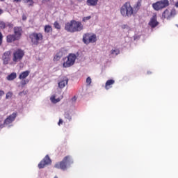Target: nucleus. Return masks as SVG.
I'll list each match as a JSON object with an SVG mask.
<instances>
[{
    "label": "nucleus",
    "instance_id": "1",
    "mask_svg": "<svg viewBox=\"0 0 178 178\" xmlns=\"http://www.w3.org/2000/svg\"><path fill=\"white\" fill-rule=\"evenodd\" d=\"M65 30L67 31V33H79L84 30V25H83V23L80 21L72 19L65 24Z\"/></svg>",
    "mask_w": 178,
    "mask_h": 178
},
{
    "label": "nucleus",
    "instance_id": "2",
    "mask_svg": "<svg viewBox=\"0 0 178 178\" xmlns=\"http://www.w3.org/2000/svg\"><path fill=\"white\" fill-rule=\"evenodd\" d=\"M120 13L123 17H131L133 16V6L129 1L125 2L121 6Z\"/></svg>",
    "mask_w": 178,
    "mask_h": 178
},
{
    "label": "nucleus",
    "instance_id": "3",
    "mask_svg": "<svg viewBox=\"0 0 178 178\" xmlns=\"http://www.w3.org/2000/svg\"><path fill=\"white\" fill-rule=\"evenodd\" d=\"M67 163H73V159L70 156H66L63 158L62 161L58 162L54 165L56 169H61V170H66L67 169Z\"/></svg>",
    "mask_w": 178,
    "mask_h": 178
},
{
    "label": "nucleus",
    "instance_id": "4",
    "mask_svg": "<svg viewBox=\"0 0 178 178\" xmlns=\"http://www.w3.org/2000/svg\"><path fill=\"white\" fill-rule=\"evenodd\" d=\"M29 38L33 45H38L40 42H42L44 35L42 33L33 32L29 35Z\"/></svg>",
    "mask_w": 178,
    "mask_h": 178
},
{
    "label": "nucleus",
    "instance_id": "5",
    "mask_svg": "<svg viewBox=\"0 0 178 178\" xmlns=\"http://www.w3.org/2000/svg\"><path fill=\"white\" fill-rule=\"evenodd\" d=\"M76 59H77V56L74 54H70L67 59L63 58L64 63L63 64V67H70V66H73L74 63L76 62Z\"/></svg>",
    "mask_w": 178,
    "mask_h": 178
},
{
    "label": "nucleus",
    "instance_id": "6",
    "mask_svg": "<svg viewBox=\"0 0 178 178\" xmlns=\"http://www.w3.org/2000/svg\"><path fill=\"white\" fill-rule=\"evenodd\" d=\"M83 42L88 45V44H94V42H97V35L95 33H84L83 35Z\"/></svg>",
    "mask_w": 178,
    "mask_h": 178
},
{
    "label": "nucleus",
    "instance_id": "7",
    "mask_svg": "<svg viewBox=\"0 0 178 178\" xmlns=\"http://www.w3.org/2000/svg\"><path fill=\"white\" fill-rule=\"evenodd\" d=\"M169 0H161L152 4V8L154 10H162L165 8L169 6Z\"/></svg>",
    "mask_w": 178,
    "mask_h": 178
},
{
    "label": "nucleus",
    "instance_id": "8",
    "mask_svg": "<svg viewBox=\"0 0 178 178\" xmlns=\"http://www.w3.org/2000/svg\"><path fill=\"white\" fill-rule=\"evenodd\" d=\"M24 56V51L22 49H17L13 54V61L15 63H17V62H20L23 59Z\"/></svg>",
    "mask_w": 178,
    "mask_h": 178
},
{
    "label": "nucleus",
    "instance_id": "9",
    "mask_svg": "<svg viewBox=\"0 0 178 178\" xmlns=\"http://www.w3.org/2000/svg\"><path fill=\"white\" fill-rule=\"evenodd\" d=\"M176 15V10L172 9L170 11L168 9L165 10V11L162 14V17L163 19H167L169 20V19H172L174 16Z\"/></svg>",
    "mask_w": 178,
    "mask_h": 178
},
{
    "label": "nucleus",
    "instance_id": "10",
    "mask_svg": "<svg viewBox=\"0 0 178 178\" xmlns=\"http://www.w3.org/2000/svg\"><path fill=\"white\" fill-rule=\"evenodd\" d=\"M51 159L49 156L46 155L45 157L39 163L38 168L39 169H44L47 165H51Z\"/></svg>",
    "mask_w": 178,
    "mask_h": 178
},
{
    "label": "nucleus",
    "instance_id": "11",
    "mask_svg": "<svg viewBox=\"0 0 178 178\" xmlns=\"http://www.w3.org/2000/svg\"><path fill=\"white\" fill-rule=\"evenodd\" d=\"M10 55H11L10 51H7L3 53L2 56V60H3V65H8L9 63V60H10Z\"/></svg>",
    "mask_w": 178,
    "mask_h": 178
},
{
    "label": "nucleus",
    "instance_id": "12",
    "mask_svg": "<svg viewBox=\"0 0 178 178\" xmlns=\"http://www.w3.org/2000/svg\"><path fill=\"white\" fill-rule=\"evenodd\" d=\"M13 31L15 36L20 40L22 38V34H23V29L21 26H15Z\"/></svg>",
    "mask_w": 178,
    "mask_h": 178
},
{
    "label": "nucleus",
    "instance_id": "13",
    "mask_svg": "<svg viewBox=\"0 0 178 178\" xmlns=\"http://www.w3.org/2000/svg\"><path fill=\"white\" fill-rule=\"evenodd\" d=\"M156 18V15H153L148 23L152 29H155V27H156L159 24V22H158Z\"/></svg>",
    "mask_w": 178,
    "mask_h": 178
},
{
    "label": "nucleus",
    "instance_id": "14",
    "mask_svg": "<svg viewBox=\"0 0 178 178\" xmlns=\"http://www.w3.org/2000/svg\"><path fill=\"white\" fill-rule=\"evenodd\" d=\"M16 116H17V113H13L10 115H9L5 120L3 124H10L13 122H15L16 119Z\"/></svg>",
    "mask_w": 178,
    "mask_h": 178
},
{
    "label": "nucleus",
    "instance_id": "15",
    "mask_svg": "<svg viewBox=\"0 0 178 178\" xmlns=\"http://www.w3.org/2000/svg\"><path fill=\"white\" fill-rule=\"evenodd\" d=\"M19 38H17L15 34H9L6 36V41L8 44L15 42V41H19Z\"/></svg>",
    "mask_w": 178,
    "mask_h": 178
},
{
    "label": "nucleus",
    "instance_id": "16",
    "mask_svg": "<svg viewBox=\"0 0 178 178\" xmlns=\"http://www.w3.org/2000/svg\"><path fill=\"white\" fill-rule=\"evenodd\" d=\"M140 8H141V0H138L134 7H132L133 15H136L137 12L140 10Z\"/></svg>",
    "mask_w": 178,
    "mask_h": 178
},
{
    "label": "nucleus",
    "instance_id": "17",
    "mask_svg": "<svg viewBox=\"0 0 178 178\" xmlns=\"http://www.w3.org/2000/svg\"><path fill=\"white\" fill-rule=\"evenodd\" d=\"M6 27H9V29H12L13 28V24L10 22H5L3 21H0V29H1V30H5Z\"/></svg>",
    "mask_w": 178,
    "mask_h": 178
},
{
    "label": "nucleus",
    "instance_id": "18",
    "mask_svg": "<svg viewBox=\"0 0 178 178\" xmlns=\"http://www.w3.org/2000/svg\"><path fill=\"white\" fill-rule=\"evenodd\" d=\"M69 82V79L67 78H63L60 82H58L59 88H65L66 86H67V83Z\"/></svg>",
    "mask_w": 178,
    "mask_h": 178
},
{
    "label": "nucleus",
    "instance_id": "19",
    "mask_svg": "<svg viewBox=\"0 0 178 178\" xmlns=\"http://www.w3.org/2000/svg\"><path fill=\"white\" fill-rule=\"evenodd\" d=\"M113 84H115V80L113 79L108 80L105 84V89L110 90V88H112V86H113Z\"/></svg>",
    "mask_w": 178,
    "mask_h": 178
},
{
    "label": "nucleus",
    "instance_id": "20",
    "mask_svg": "<svg viewBox=\"0 0 178 178\" xmlns=\"http://www.w3.org/2000/svg\"><path fill=\"white\" fill-rule=\"evenodd\" d=\"M30 74V71L26 70L24 72H22L19 75V80H24V79L29 77V75Z\"/></svg>",
    "mask_w": 178,
    "mask_h": 178
},
{
    "label": "nucleus",
    "instance_id": "21",
    "mask_svg": "<svg viewBox=\"0 0 178 178\" xmlns=\"http://www.w3.org/2000/svg\"><path fill=\"white\" fill-rule=\"evenodd\" d=\"M86 4L88 6H97L98 5V0H87Z\"/></svg>",
    "mask_w": 178,
    "mask_h": 178
},
{
    "label": "nucleus",
    "instance_id": "22",
    "mask_svg": "<svg viewBox=\"0 0 178 178\" xmlns=\"http://www.w3.org/2000/svg\"><path fill=\"white\" fill-rule=\"evenodd\" d=\"M17 77V75L16 74L15 72H13L10 74L8 75L6 79L8 80V81H12V80H15Z\"/></svg>",
    "mask_w": 178,
    "mask_h": 178
},
{
    "label": "nucleus",
    "instance_id": "23",
    "mask_svg": "<svg viewBox=\"0 0 178 178\" xmlns=\"http://www.w3.org/2000/svg\"><path fill=\"white\" fill-rule=\"evenodd\" d=\"M63 54L62 52H58L56 54V55L54 58V62H58V60H60V58H62Z\"/></svg>",
    "mask_w": 178,
    "mask_h": 178
},
{
    "label": "nucleus",
    "instance_id": "24",
    "mask_svg": "<svg viewBox=\"0 0 178 178\" xmlns=\"http://www.w3.org/2000/svg\"><path fill=\"white\" fill-rule=\"evenodd\" d=\"M44 33H52V26L50 25H45L44 26Z\"/></svg>",
    "mask_w": 178,
    "mask_h": 178
},
{
    "label": "nucleus",
    "instance_id": "25",
    "mask_svg": "<svg viewBox=\"0 0 178 178\" xmlns=\"http://www.w3.org/2000/svg\"><path fill=\"white\" fill-rule=\"evenodd\" d=\"M111 55H115L116 56L117 55H119L120 54V51L118 49H112L111 51Z\"/></svg>",
    "mask_w": 178,
    "mask_h": 178
},
{
    "label": "nucleus",
    "instance_id": "26",
    "mask_svg": "<svg viewBox=\"0 0 178 178\" xmlns=\"http://www.w3.org/2000/svg\"><path fill=\"white\" fill-rule=\"evenodd\" d=\"M51 102H54V104H56V102H59L60 101V98L55 99V96L51 97Z\"/></svg>",
    "mask_w": 178,
    "mask_h": 178
},
{
    "label": "nucleus",
    "instance_id": "27",
    "mask_svg": "<svg viewBox=\"0 0 178 178\" xmlns=\"http://www.w3.org/2000/svg\"><path fill=\"white\" fill-rule=\"evenodd\" d=\"M65 118L68 119L69 121L72 120V117L70 116V113L69 112H65L64 114Z\"/></svg>",
    "mask_w": 178,
    "mask_h": 178
},
{
    "label": "nucleus",
    "instance_id": "28",
    "mask_svg": "<svg viewBox=\"0 0 178 178\" xmlns=\"http://www.w3.org/2000/svg\"><path fill=\"white\" fill-rule=\"evenodd\" d=\"M54 26L57 30H60V24L58 23V21L54 22Z\"/></svg>",
    "mask_w": 178,
    "mask_h": 178
},
{
    "label": "nucleus",
    "instance_id": "29",
    "mask_svg": "<svg viewBox=\"0 0 178 178\" xmlns=\"http://www.w3.org/2000/svg\"><path fill=\"white\" fill-rule=\"evenodd\" d=\"M26 3H29V6H33L34 5V1L33 0H24Z\"/></svg>",
    "mask_w": 178,
    "mask_h": 178
},
{
    "label": "nucleus",
    "instance_id": "30",
    "mask_svg": "<svg viewBox=\"0 0 178 178\" xmlns=\"http://www.w3.org/2000/svg\"><path fill=\"white\" fill-rule=\"evenodd\" d=\"M90 19H91V16L83 17L82 19V22L86 23V22H88V20H90Z\"/></svg>",
    "mask_w": 178,
    "mask_h": 178
},
{
    "label": "nucleus",
    "instance_id": "31",
    "mask_svg": "<svg viewBox=\"0 0 178 178\" xmlns=\"http://www.w3.org/2000/svg\"><path fill=\"white\" fill-rule=\"evenodd\" d=\"M12 95H13V93H12V92H7L6 96V99H8V98H12Z\"/></svg>",
    "mask_w": 178,
    "mask_h": 178
},
{
    "label": "nucleus",
    "instance_id": "32",
    "mask_svg": "<svg viewBox=\"0 0 178 178\" xmlns=\"http://www.w3.org/2000/svg\"><path fill=\"white\" fill-rule=\"evenodd\" d=\"M3 41V35L2 32L0 31V46L2 45V42Z\"/></svg>",
    "mask_w": 178,
    "mask_h": 178
},
{
    "label": "nucleus",
    "instance_id": "33",
    "mask_svg": "<svg viewBox=\"0 0 178 178\" xmlns=\"http://www.w3.org/2000/svg\"><path fill=\"white\" fill-rule=\"evenodd\" d=\"M86 83H87V84H88L89 86H90V84H91V83H92L91 77L88 76V77L86 79Z\"/></svg>",
    "mask_w": 178,
    "mask_h": 178
},
{
    "label": "nucleus",
    "instance_id": "34",
    "mask_svg": "<svg viewBox=\"0 0 178 178\" xmlns=\"http://www.w3.org/2000/svg\"><path fill=\"white\" fill-rule=\"evenodd\" d=\"M26 94H27V91H22V92H20L19 93V95L22 96V95H26Z\"/></svg>",
    "mask_w": 178,
    "mask_h": 178
},
{
    "label": "nucleus",
    "instance_id": "35",
    "mask_svg": "<svg viewBox=\"0 0 178 178\" xmlns=\"http://www.w3.org/2000/svg\"><path fill=\"white\" fill-rule=\"evenodd\" d=\"M5 95V92L3 90H0V99L2 98V95Z\"/></svg>",
    "mask_w": 178,
    "mask_h": 178
},
{
    "label": "nucleus",
    "instance_id": "36",
    "mask_svg": "<svg viewBox=\"0 0 178 178\" xmlns=\"http://www.w3.org/2000/svg\"><path fill=\"white\" fill-rule=\"evenodd\" d=\"M58 124V126H60V124H63V120H62V119H60Z\"/></svg>",
    "mask_w": 178,
    "mask_h": 178
},
{
    "label": "nucleus",
    "instance_id": "37",
    "mask_svg": "<svg viewBox=\"0 0 178 178\" xmlns=\"http://www.w3.org/2000/svg\"><path fill=\"white\" fill-rule=\"evenodd\" d=\"M76 99H77V97H76V96L72 98V102H76Z\"/></svg>",
    "mask_w": 178,
    "mask_h": 178
},
{
    "label": "nucleus",
    "instance_id": "38",
    "mask_svg": "<svg viewBox=\"0 0 178 178\" xmlns=\"http://www.w3.org/2000/svg\"><path fill=\"white\" fill-rule=\"evenodd\" d=\"M2 13H3V10L0 8V15H2Z\"/></svg>",
    "mask_w": 178,
    "mask_h": 178
},
{
    "label": "nucleus",
    "instance_id": "39",
    "mask_svg": "<svg viewBox=\"0 0 178 178\" xmlns=\"http://www.w3.org/2000/svg\"><path fill=\"white\" fill-rule=\"evenodd\" d=\"M14 2H22V0H13Z\"/></svg>",
    "mask_w": 178,
    "mask_h": 178
},
{
    "label": "nucleus",
    "instance_id": "40",
    "mask_svg": "<svg viewBox=\"0 0 178 178\" xmlns=\"http://www.w3.org/2000/svg\"><path fill=\"white\" fill-rule=\"evenodd\" d=\"M126 27H127V25H123L122 26V29H126Z\"/></svg>",
    "mask_w": 178,
    "mask_h": 178
},
{
    "label": "nucleus",
    "instance_id": "41",
    "mask_svg": "<svg viewBox=\"0 0 178 178\" xmlns=\"http://www.w3.org/2000/svg\"><path fill=\"white\" fill-rule=\"evenodd\" d=\"M176 8H178V1L175 3Z\"/></svg>",
    "mask_w": 178,
    "mask_h": 178
},
{
    "label": "nucleus",
    "instance_id": "42",
    "mask_svg": "<svg viewBox=\"0 0 178 178\" xmlns=\"http://www.w3.org/2000/svg\"><path fill=\"white\" fill-rule=\"evenodd\" d=\"M3 127V124H0V129H2Z\"/></svg>",
    "mask_w": 178,
    "mask_h": 178
},
{
    "label": "nucleus",
    "instance_id": "43",
    "mask_svg": "<svg viewBox=\"0 0 178 178\" xmlns=\"http://www.w3.org/2000/svg\"><path fill=\"white\" fill-rule=\"evenodd\" d=\"M22 19H23V20H26V17L23 16Z\"/></svg>",
    "mask_w": 178,
    "mask_h": 178
},
{
    "label": "nucleus",
    "instance_id": "44",
    "mask_svg": "<svg viewBox=\"0 0 178 178\" xmlns=\"http://www.w3.org/2000/svg\"><path fill=\"white\" fill-rule=\"evenodd\" d=\"M22 84H26V81H22Z\"/></svg>",
    "mask_w": 178,
    "mask_h": 178
},
{
    "label": "nucleus",
    "instance_id": "45",
    "mask_svg": "<svg viewBox=\"0 0 178 178\" xmlns=\"http://www.w3.org/2000/svg\"><path fill=\"white\" fill-rule=\"evenodd\" d=\"M147 74H151V72H147Z\"/></svg>",
    "mask_w": 178,
    "mask_h": 178
},
{
    "label": "nucleus",
    "instance_id": "46",
    "mask_svg": "<svg viewBox=\"0 0 178 178\" xmlns=\"http://www.w3.org/2000/svg\"><path fill=\"white\" fill-rule=\"evenodd\" d=\"M45 1H47V2H49V1H51V0H45Z\"/></svg>",
    "mask_w": 178,
    "mask_h": 178
},
{
    "label": "nucleus",
    "instance_id": "47",
    "mask_svg": "<svg viewBox=\"0 0 178 178\" xmlns=\"http://www.w3.org/2000/svg\"><path fill=\"white\" fill-rule=\"evenodd\" d=\"M1 2H3V1H5V0H0Z\"/></svg>",
    "mask_w": 178,
    "mask_h": 178
}]
</instances>
